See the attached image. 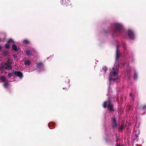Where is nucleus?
I'll return each mask as SVG.
<instances>
[{
  "instance_id": "obj_1",
  "label": "nucleus",
  "mask_w": 146,
  "mask_h": 146,
  "mask_svg": "<svg viewBox=\"0 0 146 146\" xmlns=\"http://www.w3.org/2000/svg\"><path fill=\"white\" fill-rule=\"evenodd\" d=\"M116 47V62L114 64V67L110 70L109 75L108 76L109 83L108 92H110V86L111 81L113 80V82L117 81L118 79V77L117 76L119 71V64L118 63H116L117 60L119 59V57L121 55L120 52L119 51L118 48L120 46L117 44H115Z\"/></svg>"
},
{
  "instance_id": "obj_2",
  "label": "nucleus",
  "mask_w": 146,
  "mask_h": 146,
  "mask_svg": "<svg viewBox=\"0 0 146 146\" xmlns=\"http://www.w3.org/2000/svg\"><path fill=\"white\" fill-rule=\"evenodd\" d=\"M113 32L114 35H121L124 32L123 25L118 23H114Z\"/></svg>"
},
{
  "instance_id": "obj_3",
  "label": "nucleus",
  "mask_w": 146,
  "mask_h": 146,
  "mask_svg": "<svg viewBox=\"0 0 146 146\" xmlns=\"http://www.w3.org/2000/svg\"><path fill=\"white\" fill-rule=\"evenodd\" d=\"M12 62L8 60L7 63H2L1 66L0 67V74L6 73V69H11L12 67L11 66Z\"/></svg>"
},
{
  "instance_id": "obj_4",
  "label": "nucleus",
  "mask_w": 146,
  "mask_h": 146,
  "mask_svg": "<svg viewBox=\"0 0 146 146\" xmlns=\"http://www.w3.org/2000/svg\"><path fill=\"white\" fill-rule=\"evenodd\" d=\"M103 106L104 108H106V107H107L108 109L110 111H114L113 105L111 104L109 100L104 102V103Z\"/></svg>"
},
{
  "instance_id": "obj_5",
  "label": "nucleus",
  "mask_w": 146,
  "mask_h": 146,
  "mask_svg": "<svg viewBox=\"0 0 146 146\" xmlns=\"http://www.w3.org/2000/svg\"><path fill=\"white\" fill-rule=\"evenodd\" d=\"M127 34L130 39L133 40L135 38V35L132 30L129 29L127 31Z\"/></svg>"
},
{
  "instance_id": "obj_6",
  "label": "nucleus",
  "mask_w": 146,
  "mask_h": 146,
  "mask_svg": "<svg viewBox=\"0 0 146 146\" xmlns=\"http://www.w3.org/2000/svg\"><path fill=\"white\" fill-rule=\"evenodd\" d=\"M13 74L16 76L19 77L21 79H22L23 76V74L22 73L19 71H13Z\"/></svg>"
},
{
  "instance_id": "obj_7",
  "label": "nucleus",
  "mask_w": 146,
  "mask_h": 146,
  "mask_svg": "<svg viewBox=\"0 0 146 146\" xmlns=\"http://www.w3.org/2000/svg\"><path fill=\"white\" fill-rule=\"evenodd\" d=\"M70 2V0H61L60 4L63 6H67L68 5Z\"/></svg>"
},
{
  "instance_id": "obj_8",
  "label": "nucleus",
  "mask_w": 146,
  "mask_h": 146,
  "mask_svg": "<svg viewBox=\"0 0 146 146\" xmlns=\"http://www.w3.org/2000/svg\"><path fill=\"white\" fill-rule=\"evenodd\" d=\"M35 51V50L33 48L30 49V50H27L26 51V54L28 56H30L31 55V53H33Z\"/></svg>"
},
{
  "instance_id": "obj_9",
  "label": "nucleus",
  "mask_w": 146,
  "mask_h": 146,
  "mask_svg": "<svg viewBox=\"0 0 146 146\" xmlns=\"http://www.w3.org/2000/svg\"><path fill=\"white\" fill-rule=\"evenodd\" d=\"M37 66L38 68L42 69V70L40 71L43 70H44V68L43 66V64L42 63H39L37 65Z\"/></svg>"
},
{
  "instance_id": "obj_10",
  "label": "nucleus",
  "mask_w": 146,
  "mask_h": 146,
  "mask_svg": "<svg viewBox=\"0 0 146 146\" xmlns=\"http://www.w3.org/2000/svg\"><path fill=\"white\" fill-rule=\"evenodd\" d=\"M112 121L113 124L112 125V127L113 128H115L117 126L116 121L115 118H112Z\"/></svg>"
},
{
  "instance_id": "obj_11",
  "label": "nucleus",
  "mask_w": 146,
  "mask_h": 146,
  "mask_svg": "<svg viewBox=\"0 0 146 146\" xmlns=\"http://www.w3.org/2000/svg\"><path fill=\"white\" fill-rule=\"evenodd\" d=\"M6 78L5 76H1L0 77V80L1 81L4 82L6 81Z\"/></svg>"
},
{
  "instance_id": "obj_12",
  "label": "nucleus",
  "mask_w": 146,
  "mask_h": 146,
  "mask_svg": "<svg viewBox=\"0 0 146 146\" xmlns=\"http://www.w3.org/2000/svg\"><path fill=\"white\" fill-rule=\"evenodd\" d=\"M9 85V83L8 82L4 83L3 84L4 87L5 88H7Z\"/></svg>"
},
{
  "instance_id": "obj_13",
  "label": "nucleus",
  "mask_w": 146,
  "mask_h": 146,
  "mask_svg": "<svg viewBox=\"0 0 146 146\" xmlns=\"http://www.w3.org/2000/svg\"><path fill=\"white\" fill-rule=\"evenodd\" d=\"M13 49L15 51H17L18 50L17 46L15 44H13L12 46Z\"/></svg>"
},
{
  "instance_id": "obj_14",
  "label": "nucleus",
  "mask_w": 146,
  "mask_h": 146,
  "mask_svg": "<svg viewBox=\"0 0 146 146\" xmlns=\"http://www.w3.org/2000/svg\"><path fill=\"white\" fill-rule=\"evenodd\" d=\"M130 68V67L129 66L127 67V76H129V70Z\"/></svg>"
},
{
  "instance_id": "obj_15",
  "label": "nucleus",
  "mask_w": 146,
  "mask_h": 146,
  "mask_svg": "<svg viewBox=\"0 0 146 146\" xmlns=\"http://www.w3.org/2000/svg\"><path fill=\"white\" fill-rule=\"evenodd\" d=\"M24 64L25 65H29L31 64V62L29 60H26L25 61Z\"/></svg>"
},
{
  "instance_id": "obj_16",
  "label": "nucleus",
  "mask_w": 146,
  "mask_h": 146,
  "mask_svg": "<svg viewBox=\"0 0 146 146\" xmlns=\"http://www.w3.org/2000/svg\"><path fill=\"white\" fill-rule=\"evenodd\" d=\"M138 136L137 135H135V136L134 140L135 141H137L138 140Z\"/></svg>"
},
{
  "instance_id": "obj_17",
  "label": "nucleus",
  "mask_w": 146,
  "mask_h": 146,
  "mask_svg": "<svg viewBox=\"0 0 146 146\" xmlns=\"http://www.w3.org/2000/svg\"><path fill=\"white\" fill-rule=\"evenodd\" d=\"M3 54L4 56H6L8 54V52L7 51H3Z\"/></svg>"
},
{
  "instance_id": "obj_18",
  "label": "nucleus",
  "mask_w": 146,
  "mask_h": 146,
  "mask_svg": "<svg viewBox=\"0 0 146 146\" xmlns=\"http://www.w3.org/2000/svg\"><path fill=\"white\" fill-rule=\"evenodd\" d=\"M9 43H8L7 42V43H6L5 44V46L6 48H8L10 47V46Z\"/></svg>"
},
{
  "instance_id": "obj_19",
  "label": "nucleus",
  "mask_w": 146,
  "mask_h": 146,
  "mask_svg": "<svg viewBox=\"0 0 146 146\" xmlns=\"http://www.w3.org/2000/svg\"><path fill=\"white\" fill-rule=\"evenodd\" d=\"M137 74L136 73L135 71V73L133 76V78L135 80L137 78Z\"/></svg>"
},
{
  "instance_id": "obj_20",
  "label": "nucleus",
  "mask_w": 146,
  "mask_h": 146,
  "mask_svg": "<svg viewBox=\"0 0 146 146\" xmlns=\"http://www.w3.org/2000/svg\"><path fill=\"white\" fill-rule=\"evenodd\" d=\"M8 43H9L10 42H13L14 43L13 40L12 39H10L7 42Z\"/></svg>"
},
{
  "instance_id": "obj_21",
  "label": "nucleus",
  "mask_w": 146,
  "mask_h": 146,
  "mask_svg": "<svg viewBox=\"0 0 146 146\" xmlns=\"http://www.w3.org/2000/svg\"><path fill=\"white\" fill-rule=\"evenodd\" d=\"M23 42L25 44H27L29 43V41L28 40H23Z\"/></svg>"
},
{
  "instance_id": "obj_22",
  "label": "nucleus",
  "mask_w": 146,
  "mask_h": 146,
  "mask_svg": "<svg viewBox=\"0 0 146 146\" xmlns=\"http://www.w3.org/2000/svg\"><path fill=\"white\" fill-rule=\"evenodd\" d=\"M123 127V125H121L119 128V129L121 130H122Z\"/></svg>"
},
{
  "instance_id": "obj_23",
  "label": "nucleus",
  "mask_w": 146,
  "mask_h": 146,
  "mask_svg": "<svg viewBox=\"0 0 146 146\" xmlns=\"http://www.w3.org/2000/svg\"><path fill=\"white\" fill-rule=\"evenodd\" d=\"M69 82H70V80L69 79H68V83H67L68 85V88H69V87H70V85L69 83Z\"/></svg>"
},
{
  "instance_id": "obj_24",
  "label": "nucleus",
  "mask_w": 146,
  "mask_h": 146,
  "mask_svg": "<svg viewBox=\"0 0 146 146\" xmlns=\"http://www.w3.org/2000/svg\"><path fill=\"white\" fill-rule=\"evenodd\" d=\"M102 69L104 71H106L107 70V68L106 66H104L102 68Z\"/></svg>"
},
{
  "instance_id": "obj_25",
  "label": "nucleus",
  "mask_w": 146,
  "mask_h": 146,
  "mask_svg": "<svg viewBox=\"0 0 146 146\" xmlns=\"http://www.w3.org/2000/svg\"><path fill=\"white\" fill-rule=\"evenodd\" d=\"M8 76L9 78L11 77V76H12V74H11L10 73H9L8 74Z\"/></svg>"
},
{
  "instance_id": "obj_26",
  "label": "nucleus",
  "mask_w": 146,
  "mask_h": 146,
  "mask_svg": "<svg viewBox=\"0 0 146 146\" xmlns=\"http://www.w3.org/2000/svg\"><path fill=\"white\" fill-rule=\"evenodd\" d=\"M146 108V105L144 106L142 108V109L145 110Z\"/></svg>"
},
{
  "instance_id": "obj_27",
  "label": "nucleus",
  "mask_w": 146,
  "mask_h": 146,
  "mask_svg": "<svg viewBox=\"0 0 146 146\" xmlns=\"http://www.w3.org/2000/svg\"><path fill=\"white\" fill-rule=\"evenodd\" d=\"M125 44H124L123 45V47L124 48H125Z\"/></svg>"
},
{
  "instance_id": "obj_28",
  "label": "nucleus",
  "mask_w": 146,
  "mask_h": 146,
  "mask_svg": "<svg viewBox=\"0 0 146 146\" xmlns=\"http://www.w3.org/2000/svg\"><path fill=\"white\" fill-rule=\"evenodd\" d=\"M116 146H120L119 145L117 144V145Z\"/></svg>"
},
{
  "instance_id": "obj_29",
  "label": "nucleus",
  "mask_w": 146,
  "mask_h": 146,
  "mask_svg": "<svg viewBox=\"0 0 146 146\" xmlns=\"http://www.w3.org/2000/svg\"><path fill=\"white\" fill-rule=\"evenodd\" d=\"M2 46H0V50L2 48Z\"/></svg>"
},
{
  "instance_id": "obj_30",
  "label": "nucleus",
  "mask_w": 146,
  "mask_h": 146,
  "mask_svg": "<svg viewBox=\"0 0 146 146\" xmlns=\"http://www.w3.org/2000/svg\"><path fill=\"white\" fill-rule=\"evenodd\" d=\"M65 89H67V88H63V89H64V90Z\"/></svg>"
},
{
  "instance_id": "obj_31",
  "label": "nucleus",
  "mask_w": 146,
  "mask_h": 146,
  "mask_svg": "<svg viewBox=\"0 0 146 146\" xmlns=\"http://www.w3.org/2000/svg\"><path fill=\"white\" fill-rule=\"evenodd\" d=\"M105 140H106V142H107L108 141H107V139H105Z\"/></svg>"
},
{
  "instance_id": "obj_32",
  "label": "nucleus",
  "mask_w": 146,
  "mask_h": 146,
  "mask_svg": "<svg viewBox=\"0 0 146 146\" xmlns=\"http://www.w3.org/2000/svg\"><path fill=\"white\" fill-rule=\"evenodd\" d=\"M132 94H130V96H132Z\"/></svg>"
},
{
  "instance_id": "obj_33",
  "label": "nucleus",
  "mask_w": 146,
  "mask_h": 146,
  "mask_svg": "<svg viewBox=\"0 0 146 146\" xmlns=\"http://www.w3.org/2000/svg\"><path fill=\"white\" fill-rule=\"evenodd\" d=\"M123 65H123V66H124V65L125 64V63H123Z\"/></svg>"
},
{
  "instance_id": "obj_34",
  "label": "nucleus",
  "mask_w": 146,
  "mask_h": 146,
  "mask_svg": "<svg viewBox=\"0 0 146 146\" xmlns=\"http://www.w3.org/2000/svg\"><path fill=\"white\" fill-rule=\"evenodd\" d=\"M48 126H50V124H48Z\"/></svg>"
},
{
  "instance_id": "obj_35",
  "label": "nucleus",
  "mask_w": 146,
  "mask_h": 146,
  "mask_svg": "<svg viewBox=\"0 0 146 146\" xmlns=\"http://www.w3.org/2000/svg\"><path fill=\"white\" fill-rule=\"evenodd\" d=\"M1 41V39L0 38V42Z\"/></svg>"
},
{
  "instance_id": "obj_36",
  "label": "nucleus",
  "mask_w": 146,
  "mask_h": 146,
  "mask_svg": "<svg viewBox=\"0 0 146 146\" xmlns=\"http://www.w3.org/2000/svg\"><path fill=\"white\" fill-rule=\"evenodd\" d=\"M14 57H15V55H14Z\"/></svg>"
},
{
  "instance_id": "obj_37",
  "label": "nucleus",
  "mask_w": 146,
  "mask_h": 146,
  "mask_svg": "<svg viewBox=\"0 0 146 146\" xmlns=\"http://www.w3.org/2000/svg\"><path fill=\"white\" fill-rule=\"evenodd\" d=\"M138 132H139V131L138 130Z\"/></svg>"
}]
</instances>
